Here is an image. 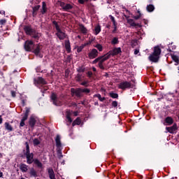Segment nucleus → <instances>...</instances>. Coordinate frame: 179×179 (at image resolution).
<instances>
[{
    "label": "nucleus",
    "instance_id": "37998d69",
    "mask_svg": "<svg viewBox=\"0 0 179 179\" xmlns=\"http://www.w3.org/2000/svg\"><path fill=\"white\" fill-rule=\"evenodd\" d=\"M67 121L71 124L72 122V119L71 118V116L69 115H66Z\"/></svg>",
    "mask_w": 179,
    "mask_h": 179
},
{
    "label": "nucleus",
    "instance_id": "9b49d317",
    "mask_svg": "<svg viewBox=\"0 0 179 179\" xmlns=\"http://www.w3.org/2000/svg\"><path fill=\"white\" fill-rule=\"evenodd\" d=\"M167 132L170 134H174V132L177 130V125L173 124L172 127H166Z\"/></svg>",
    "mask_w": 179,
    "mask_h": 179
},
{
    "label": "nucleus",
    "instance_id": "13d9d810",
    "mask_svg": "<svg viewBox=\"0 0 179 179\" xmlns=\"http://www.w3.org/2000/svg\"><path fill=\"white\" fill-rule=\"evenodd\" d=\"M110 20L112 22H115V19L113 16H110Z\"/></svg>",
    "mask_w": 179,
    "mask_h": 179
},
{
    "label": "nucleus",
    "instance_id": "7c9ffc66",
    "mask_svg": "<svg viewBox=\"0 0 179 179\" xmlns=\"http://www.w3.org/2000/svg\"><path fill=\"white\" fill-rule=\"evenodd\" d=\"M29 173L33 177H36L37 176V172H36V170H34V169H31Z\"/></svg>",
    "mask_w": 179,
    "mask_h": 179
},
{
    "label": "nucleus",
    "instance_id": "f257e3e1",
    "mask_svg": "<svg viewBox=\"0 0 179 179\" xmlns=\"http://www.w3.org/2000/svg\"><path fill=\"white\" fill-rule=\"evenodd\" d=\"M160 54H162V49L159 46H155L154 48V52L149 56L148 59L151 62H158L160 58Z\"/></svg>",
    "mask_w": 179,
    "mask_h": 179
},
{
    "label": "nucleus",
    "instance_id": "2eb2a0df",
    "mask_svg": "<svg viewBox=\"0 0 179 179\" xmlns=\"http://www.w3.org/2000/svg\"><path fill=\"white\" fill-rule=\"evenodd\" d=\"M110 53H107L106 55L102 56V57H99V58H101L100 62H104L105 61H107V59H109L110 58Z\"/></svg>",
    "mask_w": 179,
    "mask_h": 179
},
{
    "label": "nucleus",
    "instance_id": "3c124183",
    "mask_svg": "<svg viewBox=\"0 0 179 179\" xmlns=\"http://www.w3.org/2000/svg\"><path fill=\"white\" fill-rule=\"evenodd\" d=\"M11 96L13 97H16V92H15V91H11Z\"/></svg>",
    "mask_w": 179,
    "mask_h": 179
},
{
    "label": "nucleus",
    "instance_id": "c03bdc74",
    "mask_svg": "<svg viewBox=\"0 0 179 179\" xmlns=\"http://www.w3.org/2000/svg\"><path fill=\"white\" fill-rule=\"evenodd\" d=\"M138 13H139V15H137V16H134V18L136 20H138V19H140L141 18V12L140 11H138Z\"/></svg>",
    "mask_w": 179,
    "mask_h": 179
},
{
    "label": "nucleus",
    "instance_id": "864d4df0",
    "mask_svg": "<svg viewBox=\"0 0 179 179\" xmlns=\"http://www.w3.org/2000/svg\"><path fill=\"white\" fill-rule=\"evenodd\" d=\"M20 127H24V121L21 120V122H20Z\"/></svg>",
    "mask_w": 179,
    "mask_h": 179
},
{
    "label": "nucleus",
    "instance_id": "ea45409f",
    "mask_svg": "<svg viewBox=\"0 0 179 179\" xmlns=\"http://www.w3.org/2000/svg\"><path fill=\"white\" fill-rule=\"evenodd\" d=\"M112 44H118V38H114L112 40Z\"/></svg>",
    "mask_w": 179,
    "mask_h": 179
},
{
    "label": "nucleus",
    "instance_id": "412c9836",
    "mask_svg": "<svg viewBox=\"0 0 179 179\" xmlns=\"http://www.w3.org/2000/svg\"><path fill=\"white\" fill-rule=\"evenodd\" d=\"M165 122L168 124V125H171V124H173V118H171V117H167L165 119Z\"/></svg>",
    "mask_w": 179,
    "mask_h": 179
},
{
    "label": "nucleus",
    "instance_id": "0eeeda50",
    "mask_svg": "<svg viewBox=\"0 0 179 179\" xmlns=\"http://www.w3.org/2000/svg\"><path fill=\"white\" fill-rule=\"evenodd\" d=\"M41 50H43V46L39 45L36 47V50H34L35 55H38L39 58H43V55H41Z\"/></svg>",
    "mask_w": 179,
    "mask_h": 179
},
{
    "label": "nucleus",
    "instance_id": "680f3d73",
    "mask_svg": "<svg viewBox=\"0 0 179 179\" xmlns=\"http://www.w3.org/2000/svg\"><path fill=\"white\" fill-rule=\"evenodd\" d=\"M78 2L80 3H84V1L83 0H78Z\"/></svg>",
    "mask_w": 179,
    "mask_h": 179
},
{
    "label": "nucleus",
    "instance_id": "5fc2aeb1",
    "mask_svg": "<svg viewBox=\"0 0 179 179\" xmlns=\"http://www.w3.org/2000/svg\"><path fill=\"white\" fill-rule=\"evenodd\" d=\"M71 93H75V94H76V90L72 88L71 89Z\"/></svg>",
    "mask_w": 179,
    "mask_h": 179
},
{
    "label": "nucleus",
    "instance_id": "bf43d9fd",
    "mask_svg": "<svg viewBox=\"0 0 179 179\" xmlns=\"http://www.w3.org/2000/svg\"><path fill=\"white\" fill-rule=\"evenodd\" d=\"M117 31V27H114V29L113 31V33H115Z\"/></svg>",
    "mask_w": 179,
    "mask_h": 179
},
{
    "label": "nucleus",
    "instance_id": "69168bd1",
    "mask_svg": "<svg viewBox=\"0 0 179 179\" xmlns=\"http://www.w3.org/2000/svg\"><path fill=\"white\" fill-rule=\"evenodd\" d=\"M2 176H3V173H2V172H0V178L2 177Z\"/></svg>",
    "mask_w": 179,
    "mask_h": 179
},
{
    "label": "nucleus",
    "instance_id": "a19ab883",
    "mask_svg": "<svg viewBox=\"0 0 179 179\" xmlns=\"http://www.w3.org/2000/svg\"><path fill=\"white\" fill-rule=\"evenodd\" d=\"M81 79H82V76H80V74H78L76 76V80L78 82H80Z\"/></svg>",
    "mask_w": 179,
    "mask_h": 179
},
{
    "label": "nucleus",
    "instance_id": "5701e85b",
    "mask_svg": "<svg viewBox=\"0 0 179 179\" xmlns=\"http://www.w3.org/2000/svg\"><path fill=\"white\" fill-rule=\"evenodd\" d=\"M80 30L81 33H83V34H86V33H87V29L82 24L80 25Z\"/></svg>",
    "mask_w": 179,
    "mask_h": 179
},
{
    "label": "nucleus",
    "instance_id": "f8f14e48",
    "mask_svg": "<svg viewBox=\"0 0 179 179\" xmlns=\"http://www.w3.org/2000/svg\"><path fill=\"white\" fill-rule=\"evenodd\" d=\"M48 173L50 179H56L55 173H54V170L52 169V168L48 169Z\"/></svg>",
    "mask_w": 179,
    "mask_h": 179
},
{
    "label": "nucleus",
    "instance_id": "aec40b11",
    "mask_svg": "<svg viewBox=\"0 0 179 179\" xmlns=\"http://www.w3.org/2000/svg\"><path fill=\"white\" fill-rule=\"evenodd\" d=\"M40 9V6H36L35 7H33V11H32V15L33 16H36L37 15V11Z\"/></svg>",
    "mask_w": 179,
    "mask_h": 179
},
{
    "label": "nucleus",
    "instance_id": "9d476101",
    "mask_svg": "<svg viewBox=\"0 0 179 179\" xmlns=\"http://www.w3.org/2000/svg\"><path fill=\"white\" fill-rule=\"evenodd\" d=\"M110 54V56L111 55H118V54L121 53V48H116L113 50V51H110L108 52Z\"/></svg>",
    "mask_w": 179,
    "mask_h": 179
},
{
    "label": "nucleus",
    "instance_id": "473e14b6",
    "mask_svg": "<svg viewBox=\"0 0 179 179\" xmlns=\"http://www.w3.org/2000/svg\"><path fill=\"white\" fill-rule=\"evenodd\" d=\"M38 83H41V85H45V80L41 77L38 78Z\"/></svg>",
    "mask_w": 179,
    "mask_h": 179
},
{
    "label": "nucleus",
    "instance_id": "79ce46f5",
    "mask_svg": "<svg viewBox=\"0 0 179 179\" xmlns=\"http://www.w3.org/2000/svg\"><path fill=\"white\" fill-rule=\"evenodd\" d=\"M84 47H85L84 45H81V46L78 47L77 48V52H80L82 51V50H83Z\"/></svg>",
    "mask_w": 179,
    "mask_h": 179
},
{
    "label": "nucleus",
    "instance_id": "c756f323",
    "mask_svg": "<svg viewBox=\"0 0 179 179\" xmlns=\"http://www.w3.org/2000/svg\"><path fill=\"white\" fill-rule=\"evenodd\" d=\"M75 125H80V119L77 118V119L73 122V127H75Z\"/></svg>",
    "mask_w": 179,
    "mask_h": 179
},
{
    "label": "nucleus",
    "instance_id": "dca6fc26",
    "mask_svg": "<svg viewBox=\"0 0 179 179\" xmlns=\"http://www.w3.org/2000/svg\"><path fill=\"white\" fill-rule=\"evenodd\" d=\"M24 30L25 33H27V34H29L30 36H31L32 33L34 31L33 29H31L30 27H25L24 28Z\"/></svg>",
    "mask_w": 179,
    "mask_h": 179
},
{
    "label": "nucleus",
    "instance_id": "f704fd0d",
    "mask_svg": "<svg viewBox=\"0 0 179 179\" xmlns=\"http://www.w3.org/2000/svg\"><path fill=\"white\" fill-rule=\"evenodd\" d=\"M95 48H97V50H99V51H103V46H101V45L100 44H96L94 45Z\"/></svg>",
    "mask_w": 179,
    "mask_h": 179
},
{
    "label": "nucleus",
    "instance_id": "393cba45",
    "mask_svg": "<svg viewBox=\"0 0 179 179\" xmlns=\"http://www.w3.org/2000/svg\"><path fill=\"white\" fill-rule=\"evenodd\" d=\"M65 47H66V51L69 52V51H71V44L69 43V41H65Z\"/></svg>",
    "mask_w": 179,
    "mask_h": 179
},
{
    "label": "nucleus",
    "instance_id": "774afa93",
    "mask_svg": "<svg viewBox=\"0 0 179 179\" xmlns=\"http://www.w3.org/2000/svg\"><path fill=\"white\" fill-rule=\"evenodd\" d=\"M74 115H78V113H76V112L74 113Z\"/></svg>",
    "mask_w": 179,
    "mask_h": 179
},
{
    "label": "nucleus",
    "instance_id": "6e6d98bb",
    "mask_svg": "<svg viewBox=\"0 0 179 179\" xmlns=\"http://www.w3.org/2000/svg\"><path fill=\"white\" fill-rule=\"evenodd\" d=\"M81 85H82L83 86H86V85H87V82L84 81L83 83H81Z\"/></svg>",
    "mask_w": 179,
    "mask_h": 179
},
{
    "label": "nucleus",
    "instance_id": "20e7f679",
    "mask_svg": "<svg viewBox=\"0 0 179 179\" xmlns=\"http://www.w3.org/2000/svg\"><path fill=\"white\" fill-rule=\"evenodd\" d=\"M118 87L122 90H125V89H129V87H131V83L128 81L120 83L118 85Z\"/></svg>",
    "mask_w": 179,
    "mask_h": 179
},
{
    "label": "nucleus",
    "instance_id": "a211bd4d",
    "mask_svg": "<svg viewBox=\"0 0 179 179\" xmlns=\"http://www.w3.org/2000/svg\"><path fill=\"white\" fill-rule=\"evenodd\" d=\"M83 92L82 91V89L78 88L76 90V95L77 97H82Z\"/></svg>",
    "mask_w": 179,
    "mask_h": 179
},
{
    "label": "nucleus",
    "instance_id": "a878e982",
    "mask_svg": "<svg viewBox=\"0 0 179 179\" xmlns=\"http://www.w3.org/2000/svg\"><path fill=\"white\" fill-rule=\"evenodd\" d=\"M34 164H36V166L38 167H39L40 169H41L43 167V164H41V162H40V161H38V159H34Z\"/></svg>",
    "mask_w": 179,
    "mask_h": 179
},
{
    "label": "nucleus",
    "instance_id": "6ab92c4d",
    "mask_svg": "<svg viewBox=\"0 0 179 179\" xmlns=\"http://www.w3.org/2000/svg\"><path fill=\"white\" fill-rule=\"evenodd\" d=\"M55 141L57 148H61V137H59V136H57Z\"/></svg>",
    "mask_w": 179,
    "mask_h": 179
},
{
    "label": "nucleus",
    "instance_id": "8fccbe9b",
    "mask_svg": "<svg viewBox=\"0 0 179 179\" xmlns=\"http://www.w3.org/2000/svg\"><path fill=\"white\" fill-rule=\"evenodd\" d=\"M6 23V20H1L0 24H5Z\"/></svg>",
    "mask_w": 179,
    "mask_h": 179
},
{
    "label": "nucleus",
    "instance_id": "f03ea898",
    "mask_svg": "<svg viewBox=\"0 0 179 179\" xmlns=\"http://www.w3.org/2000/svg\"><path fill=\"white\" fill-rule=\"evenodd\" d=\"M26 152L25 156L27 157V163L28 164H31L34 162V159H33L34 155L33 153H30V148L29 147V143H26Z\"/></svg>",
    "mask_w": 179,
    "mask_h": 179
},
{
    "label": "nucleus",
    "instance_id": "49530a36",
    "mask_svg": "<svg viewBox=\"0 0 179 179\" xmlns=\"http://www.w3.org/2000/svg\"><path fill=\"white\" fill-rule=\"evenodd\" d=\"M29 117V115H24V117H22V119L21 120L22 121H26V120H27V117Z\"/></svg>",
    "mask_w": 179,
    "mask_h": 179
},
{
    "label": "nucleus",
    "instance_id": "e2e57ef3",
    "mask_svg": "<svg viewBox=\"0 0 179 179\" xmlns=\"http://www.w3.org/2000/svg\"><path fill=\"white\" fill-rule=\"evenodd\" d=\"M0 124H2V116L0 115Z\"/></svg>",
    "mask_w": 179,
    "mask_h": 179
},
{
    "label": "nucleus",
    "instance_id": "a18cd8bd",
    "mask_svg": "<svg viewBox=\"0 0 179 179\" xmlns=\"http://www.w3.org/2000/svg\"><path fill=\"white\" fill-rule=\"evenodd\" d=\"M112 106H113V107H117V106H118V102H117V101H113L112 102Z\"/></svg>",
    "mask_w": 179,
    "mask_h": 179
},
{
    "label": "nucleus",
    "instance_id": "4be33fe9",
    "mask_svg": "<svg viewBox=\"0 0 179 179\" xmlns=\"http://www.w3.org/2000/svg\"><path fill=\"white\" fill-rule=\"evenodd\" d=\"M5 128H6V129H7V131H10V132L12 131H13V128L12 126H11L9 123H8V122H6V123H5Z\"/></svg>",
    "mask_w": 179,
    "mask_h": 179
},
{
    "label": "nucleus",
    "instance_id": "603ef678",
    "mask_svg": "<svg viewBox=\"0 0 179 179\" xmlns=\"http://www.w3.org/2000/svg\"><path fill=\"white\" fill-rule=\"evenodd\" d=\"M138 54H139V50L136 49V50H134V55H138Z\"/></svg>",
    "mask_w": 179,
    "mask_h": 179
},
{
    "label": "nucleus",
    "instance_id": "09e8293b",
    "mask_svg": "<svg viewBox=\"0 0 179 179\" xmlns=\"http://www.w3.org/2000/svg\"><path fill=\"white\" fill-rule=\"evenodd\" d=\"M99 66L101 69H104V66H103V63L101 62H99Z\"/></svg>",
    "mask_w": 179,
    "mask_h": 179
},
{
    "label": "nucleus",
    "instance_id": "c85d7f7f",
    "mask_svg": "<svg viewBox=\"0 0 179 179\" xmlns=\"http://www.w3.org/2000/svg\"><path fill=\"white\" fill-rule=\"evenodd\" d=\"M47 12V6L45 2H43V6H42V13H45Z\"/></svg>",
    "mask_w": 179,
    "mask_h": 179
},
{
    "label": "nucleus",
    "instance_id": "ddd939ff",
    "mask_svg": "<svg viewBox=\"0 0 179 179\" xmlns=\"http://www.w3.org/2000/svg\"><path fill=\"white\" fill-rule=\"evenodd\" d=\"M127 23L130 24V26H132L133 27H136L138 26V27H141V24L135 23L134 22V20L127 18Z\"/></svg>",
    "mask_w": 179,
    "mask_h": 179
},
{
    "label": "nucleus",
    "instance_id": "de8ad7c7",
    "mask_svg": "<svg viewBox=\"0 0 179 179\" xmlns=\"http://www.w3.org/2000/svg\"><path fill=\"white\" fill-rule=\"evenodd\" d=\"M30 113V108H26V110H25V115H29V113Z\"/></svg>",
    "mask_w": 179,
    "mask_h": 179
},
{
    "label": "nucleus",
    "instance_id": "f3484780",
    "mask_svg": "<svg viewBox=\"0 0 179 179\" xmlns=\"http://www.w3.org/2000/svg\"><path fill=\"white\" fill-rule=\"evenodd\" d=\"M61 6H63V9H64V10H69V9H72V6L71 4H66L64 6V3H62Z\"/></svg>",
    "mask_w": 179,
    "mask_h": 179
},
{
    "label": "nucleus",
    "instance_id": "052dcab7",
    "mask_svg": "<svg viewBox=\"0 0 179 179\" xmlns=\"http://www.w3.org/2000/svg\"><path fill=\"white\" fill-rule=\"evenodd\" d=\"M114 27H117V22L115 21L113 22Z\"/></svg>",
    "mask_w": 179,
    "mask_h": 179
},
{
    "label": "nucleus",
    "instance_id": "4468645a",
    "mask_svg": "<svg viewBox=\"0 0 179 179\" xmlns=\"http://www.w3.org/2000/svg\"><path fill=\"white\" fill-rule=\"evenodd\" d=\"M20 169L22 173H26L27 172V170H29V166L24 164H21L20 166Z\"/></svg>",
    "mask_w": 179,
    "mask_h": 179
},
{
    "label": "nucleus",
    "instance_id": "bb28decb",
    "mask_svg": "<svg viewBox=\"0 0 179 179\" xmlns=\"http://www.w3.org/2000/svg\"><path fill=\"white\" fill-rule=\"evenodd\" d=\"M31 36H32V37H34V38L38 39V38H40L41 34L38 33L34 32H34L32 33V34H31Z\"/></svg>",
    "mask_w": 179,
    "mask_h": 179
},
{
    "label": "nucleus",
    "instance_id": "58836bf2",
    "mask_svg": "<svg viewBox=\"0 0 179 179\" xmlns=\"http://www.w3.org/2000/svg\"><path fill=\"white\" fill-rule=\"evenodd\" d=\"M101 59V57H97L96 59H95L93 62L92 64H97V62H100V60Z\"/></svg>",
    "mask_w": 179,
    "mask_h": 179
},
{
    "label": "nucleus",
    "instance_id": "cd10ccee",
    "mask_svg": "<svg viewBox=\"0 0 179 179\" xmlns=\"http://www.w3.org/2000/svg\"><path fill=\"white\" fill-rule=\"evenodd\" d=\"M94 97H97L99 100H100V101H104V100H106V98L101 97V95H100L99 94H95Z\"/></svg>",
    "mask_w": 179,
    "mask_h": 179
},
{
    "label": "nucleus",
    "instance_id": "c9c22d12",
    "mask_svg": "<svg viewBox=\"0 0 179 179\" xmlns=\"http://www.w3.org/2000/svg\"><path fill=\"white\" fill-rule=\"evenodd\" d=\"M34 145L35 146H37V145H40V141L38 139H37V138H35L34 140Z\"/></svg>",
    "mask_w": 179,
    "mask_h": 179
},
{
    "label": "nucleus",
    "instance_id": "1a4fd4ad",
    "mask_svg": "<svg viewBox=\"0 0 179 179\" xmlns=\"http://www.w3.org/2000/svg\"><path fill=\"white\" fill-rule=\"evenodd\" d=\"M36 122H37V117H36L35 116H31L29 121L30 127L34 128V125H36Z\"/></svg>",
    "mask_w": 179,
    "mask_h": 179
},
{
    "label": "nucleus",
    "instance_id": "6e6552de",
    "mask_svg": "<svg viewBox=\"0 0 179 179\" xmlns=\"http://www.w3.org/2000/svg\"><path fill=\"white\" fill-rule=\"evenodd\" d=\"M99 55V52L96 49H93L90 53H89V58L90 59H94L96 57Z\"/></svg>",
    "mask_w": 179,
    "mask_h": 179
},
{
    "label": "nucleus",
    "instance_id": "39448f33",
    "mask_svg": "<svg viewBox=\"0 0 179 179\" xmlns=\"http://www.w3.org/2000/svg\"><path fill=\"white\" fill-rule=\"evenodd\" d=\"M33 47H34V43L31 41H27L24 44V48L26 51H31L33 49Z\"/></svg>",
    "mask_w": 179,
    "mask_h": 179
},
{
    "label": "nucleus",
    "instance_id": "e433bc0d",
    "mask_svg": "<svg viewBox=\"0 0 179 179\" xmlns=\"http://www.w3.org/2000/svg\"><path fill=\"white\" fill-rule=\"evenodd\" d=\"M83 93H85L86 94L90 93V90L86 88V89H82Z\"/></svg>",
    "mask_w": 179,
    "mask_h": 179
},
{
    "label": "nucleus",
    "instance_id": "4c0bfd02",
    "mask_svg": "<svg viewBox=\"0 0 179 179\" xmlns=\"http://www.w3.org/2000/svg\"><path fill=\"white\" fill-rule=\"evenodd\" d=\"M110 97H113V99H117V97H118V94H117L115 93H110Z\"/></svg>",
    "mask_w": 179,
    "mask_h": 179
},
{
    "label": "nucleus",
    "instance_id": "7ed1b4c3",
    "mask_svg": "<svg viewBox=\"0 0 179 179\" xmlns=\"http://www.w3.org/2000/svg\"><path fill=\"white\" fill-rule=\"evenodd\" d=\"M53 24H55V29L57 31V37L59 38V40H64V38H65V37H66V34H65L62 31V29H61V28L58 25V23L57 22V21H54Z\"/></svg>",
    "mask_w": 179,
    "mask_h": 179
},
{
    "label": "nucleus",
    "instance_id": "4d7b16f0",
    "mask_svg": "<svg viewBox=\"0 0 179 179\" xmlns=\"http://www.w3.org/2000/svg\"><path fill=\"white\" fill-rule=\"evenodd\" d=\"M87 75L90 77L92 76V75H93V73H92V71H88Z\"/></svg>",
    "mask_w": 179,
    "mask_h": 179
},
{
    "label": "nucleus",
    "instance_id": "0e129e2a",
    "mask_svg": "<svg viewBox=\"0 0 179 179\" xmlns=\"http://www.w3.org/2000/svg\"><path fill=\"white\" fill-rule=\"evenodd\" d=\"M78 71L79 72H83V69H79Z\"/></svg>",
    "mask_w": 179,
    "mask_h": 179
},
{
    "label": "nucleus",
    "instance_id": "72a5a7b5",
    "mask_svg": "<svg viewBox=\"0 0 179 179\" xmlns=\"http://www.w3.org/2000/svg\"><path fill=\"white\" fill-rule=\"evenodd\" d=\"M100 31H101V28L100 27L99 25H98L95 27V33L96 34H99Z\"/></svg>",
    "mask_w": 179,
    "mask_h": 179
},
{
    "label": "nucleus",
    "instance_id": "2f4dec72",
    "mask_svg": "<svg viewBox=\"0 0 179 179\" xmlns=\"http://www.w3.org/2000/svg\"><path fill=\"white\" fill-rule=\"evenodd\" d=\"M172 59L173 60L176 62V65H178V63H179V59H178V56H176V55H173L172 56Z\"/></svg>",
    "mask_w": 179,
    "mask_h": 179
},
{
    "label": "nucleus",
    "instance_id": "b1692460",
    "mask_svg": "<svg viewBox=\"0 0 179 179\" xmlns=\"http://www.w3.org/2000/svg\"><path fill=\"white\" fill-rule=\"evenodd\" d=\"M147 10L148 12H153L155 10V6L150 4L147 6Z\"/></svg>",
    "mask_w": 179,
    "mask_h": 179
},
{
    "label": "nucleus",
    "instance_id": "338daca9",
    "mask_svg": "<svg viewBox=\"0 0 179 179\" xmlns=\"http://www.w3.org/2000/svg\"><path fill=\"white\" fill-rule=\"evenodd\" d=\"M92 69H93L94 72H96V68L93 67Z\"/></svg>",
    "mask_w": 179,
    "mask_h": 179
},
{
    "label": "nucleus",
    "instance_id": "423d86ee",
    "mask_svg": "<svg viewBox=\"0 0 179 179\" xmlns=\"http://www.w3.org/2000/svg\"><path fill=\"white\" fill-rule=\"evenodd\" d=\"M50 99L55 106H61V101L58 100L57 94H52Z\"/></svg>",
    "mask_w": 179,
    "mask_h": 179
}]
</instances>
